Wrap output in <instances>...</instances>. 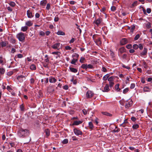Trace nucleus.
I'll use <instances>...</instances> for the list:
<instances>
[{"mask_svg":"<svg viewBox=\"0 0 152 152\" xmlns=\"http://www.w3.org/2000/svg\"><path fill=\"white\" fill-rule=\"evenodd\" d=\"M7 10L10 12H12V9L10 7H7Z\"/></svg>","mask_w":152,"mask_h":152,"instance_id":"62","label":"nucleus"},{"mask_svg":"<svg viewBox=\"0 0 152 152\" xmlns=\"http://www.w3.org/2000/svg\"><path fill=\"white\" fill-rule=\"evenodd\" d=\"M28 132V130L21 129L18 132V135L20 137H23Z\"/></svg>","mask_w":152,"mask_h":152,"instance_id":"1","label":"nucleus"},{"mask_svg":"<svg viewBox=\"0 0 152 152\" xmlns=\"http://www.w3.org/2000/svg\"><path fill=\"white\" fill-rule=\"evenodd\" d=\"M110 55L112 57H113L115 56L114 53L111 50L110 51Z\"/></svg>","mask_w":152,"mask_h":152,"instance_id":"60","label":"nucleus"},{"mask_svg":"<svg viewBox=\"0 0 152 152\" xmlns=\"http://www.w3.org/2000/svg\"><path fill=\"white\" fill-rule=\"evenodd\" d=\"M119 51L122 53L125 51V49L124 48H121L119 49Z\"/></svg>","mask_w":152,"mask_h":152,"instance_id":"37","label":"nucleus"},{"mask_svg":"<svg viewBox=\"0 0 152 152\" xmlns=\"http://www.w3.org/2000/svg\"><path fill=\"white\" fill-rule=\"evenodd\" d=\"M39 35L42 36H44L45 35V33L43 31H40L39 32Z\"/></svg>","mask_w":152,"mask_h":152,"instance_id":"54","label":"nucleus"},{"mask_svg":"<svg viewBox=\"0 0 152 152\" xmlns=\"http://www.w3.org/2000/svg\"><path fill=\"white\" fill-rule=\"evenodd\" d=\"M135 84L134 83H132L131 84L130 88L131 89H132L134 88L135 87Z\"/></svg>","mask_w":152,"mask_h":152,"instance_id":"47","label":"nucleus"},{"mask_svg":"<svg viewBox=\"0 0 152 152\" xmlns=\"http://www.w3.org/2000/svg\"><path fill=\"white\" fill-rule=\"evenodd\" d=\"M131 106V104L129 102L125 104V106L126 108H128L130 107Z\"/></svg>","mask_w":152,"mask_h":152,"instance_id":"40","label":"nucleus"},{"mask_svg":"<svg viewBox=\"0 0 152 152\" xmlns=\"http://www.w3.org/2000/svg\"><path fill=\"white\" fill-rule=\"evenodd\" d=\"M129 90V88H126L123 90V93L124 94H126L128 91Z\"/></svg>","mask_w":152,"mask_h":152,"instance_id":"38","label":"nucleus"},{"mask_svg":"<svg viewBox=\"0 0 152 152\" xmlns=\"http://www.w3.org/2000/svg\"><path fill=\"white\" fill-rule=\"evenodd\" d=\"M26 25L28 26H30L32 25L33 23L31 21H28L26 23Z\"/></svg>","mask_w":152,"mask_h":152,"instance_id":"20","label":"nucleus"},{"mask_svg":"<svg viewBox=\"0 0 152 152\" xmlns=\"http://www.w3.org/2000/svg\"><path fill=\"white\" fill-rule=\"evenodd\" d=\"M111 9L112 11H115L116 9L115 7L114 6H113L111 7Z\"/></svg>","mask_w":152,"mask_h":152,"instance_id":"57","label":"nucleus"},{"mask_svg":"<svg viewBox=\"0 0 152 152\" xmlns=\"http://www.w3.org/2000/svg\"><path fill=\"white\" fill-rule=\"evenodd\" d=\"M143 64L144 66V68L145 69H147L148 67V66L146 62H145L144 61L143 62Z\"/></svg>","mask_w":152,"mask_h":152,"instance_id":"42","label":"nucleus"},{"mask_svg":"<svg viewBox=\"0 0 152 152\" xmlns=\"http://www.w3.org/2000/svg\"><path fill=\"white\" fill-rule=\"evenodd\" d=\"M7 44L6 42L2 41L1 43V45L2 47H5L6 46Z\"/></svg>","mask_w":152,"mask_h":152,"instance_id":"35","label":"nucleus"},{"mask_svg":"<svg viewBox=\"0 0 152 152\" xmlns=\"http://www.w3.org/2000/svg\"><path fill=\"white\" fill-rule=\"evenodd\" d=\"M9 4L11 6L14 7L16 5V4L13 1H10V3H9Z\"/></svg>","mask_w":152,"mask_h":152,"instance_id":"27","label":"nucleus"},{"mask_svg":"<svg viewBox=\"0 0 152 152\" xmlns=\"http://www.w3.org/2000/svg\"><path fill=\"white\" fill-rule=\"evenodd\" d=\"M138 48L140 49V50H141L143 49V47L142 44H139L138 45Z\"/></svg>","mask_w":152,"mask_h":152,"instance_id":"63","label":"nucleus"},{"mask_svg":"<svg viewBox=\"0 0 152 152\" xmlns=\"http://www.w3.org/2000/svg\"><path fill=\"white\" fill-rule=\"evenodd\" d=\"M135 26L134 25H132L131 26L130 32L133 33L134 30L135 28Z\"/></svg>","mask_w":152,"mask_h":152,"instance_id":"33","label":"nucleus"},{"mask_svg":"<svg viewBox=\"0 0 152 152\" xmlns=\"http://www.w3.org/2000/svg\"><path fill=\"white\" fill-rule=\"evenodd\" d=\"M77 61V59H75V58H73L72 61L71 62V63L72 64H75L76 63Z\"/></svg>","mask_w":152,"mask_h":152,"instance_id":"32","label":"nucleus"},{"mask_svg":"<svg viewBox=\"0 0 152 152\" xmlns=\"http://www.w3.org/2000/svg\"><path fill=\"white\" fill-rule=\"evenodd\" d=\"M69 69H70V71L72 72L76 73L77 72V69H76L71 67H69Z\"/></svg>","mask_w":152,"mask_h":152,"instance_id":"17","label":"nucleus"},{"mask_svg":"<svg viewBox=\"0 0 152 152\" xmlns=\"http://www.w3.org/2000/svg\"><path fill=\"white\" fill-rule=\"evenodd\" d=\"M138 45L137 44H135L133 46V48H134V49L135 50L138 49Z\"/></svg>","mask_w":152,"mask_h":152,"instance_id":"43","label":"nucleus"},{"mask_svg":"<svg viewBox=\"0 0 152 152\" xmlns=\"http://www.w3.org/2000/svg\"><path fill=\"white\" fill-rule=\"evenodd\" d=\"M145 25L147 28H149L151 27V23L149 22H148L147 23H145Z\"/></svg>","mask_w":152,"mask_h":152,"instance_id":"24","label":"nucleus"},{"mask_svg":"<svg viewBox=\"0 0 152 152\" xmlns=\"http://www.w3.org/2000/svg\"><path fill=\"white\" fill-rule=\"evenodd\" d=\"M140 35L139 34H137V35H136L134 39V40H137L140 37Z\"/></svg>","mask_w":152,"mask_h":152,"instance_id":"41","label":"nucleus"},{"mask_svg":"<svg viewBox=\"0 0 152 152\" xmlns=\"http://www.w3.org/2000/svg\"><path fill=\"white\" fill-rule=\"evenodd\" d=\"M25 78V76L23 75H20L18 76L17 77V80L20 83L22 82L23 81V78Z\"/></svg>","mask_w":152,"mask_h":152,"instance_id":"10","label":"nucleus"},{"mask_svg":"<svg viewBox=\"0 0 152 152\" xmlns=\"http://www.w3.org/2000/svg\"><path fill=\"white\" fill-rule=\"evenodd\" d=\"M5 72V69L3 68H0V74H3Z\"/></svg>","mask_w":152,"mask_h":152,"instance_id":"39","label":"nucleus"},{"mask_svg":"<svg viewBox=\"0 0 152 152\" xmlns=\"http://www.w3.org/2000/svg\"><path fill=\"white\" fill-rule=\"evenodd\" d=\"M79 55L76 53H75L73 55H72V57L73 58L74 57H75L77 58H78L79 57Z\"/></svg>","mask_w":152,"mask_h":152,"instance_id":"50","label":"nucleus"},{"mask_svg":"<svg viewBox=\"0 0 152 152\" xmlns=\"http://www.w3.org/2000/svg\"><path fill=\"white\" fill-rule=\"evenodd\" d=\"M50 7V4L49 3H48L47 4V6L46 7V9L47 10H49Z\"/></svg>","mask_w":152,"mask_h":152,"instance_id":"52","label":"nucleus"},{"mask_svg":"<svg viewBox=\"0 0 152 152\" xmlns=\"http://www.w3.org/2000/svg\"><path fill=\"white\" fill-rule=\"evenodd\" d=\"M151 9L150 8H147L146 9V12L148 13H150L151 12Z\"/></svg>","mask_w":152,"mask_h":152,"instance_id":"58","label":"nucleus"},{"mask_svg":"<svg viewBox=\"0 0 152 152\" xmlns=\"http://www.w3.org/2000/svg\"><path fill=\"white\" fill-rule=\"evenodd\" d=\"M56 34L59 35H64L65 34L64 32L61 30L58 31L56 33Z\"/></svg>","mask_w":152,"mask_h":152,"instance_id":"21","label":"nucleus"},{"mask_svg":"<svg viewBox=\"0 0 152 152\" xmlns=\"http://www.w3.org/2000/svg\"><path fill=\"white\" fill-rule=\"evenodd\" d=\"M120 130L117 127H116L115 129L113 130L114 132H118Z\"/></svg>","mask_w":152,"mask_h":152,"instance_id":"49","label":"nucleus"},{"mask_svg":"<svg viewBox=\"0 0 152 152\" xmlns=\"http://www.w3.org/2000/svg\"><path fill=\"white\" fill-rule=\"evenodd\" d=\"M147 49L145 48H144L143 51L140 53V56H143L146 55L147 53Z\"/></svg>","mask_w":152,"mask_h":152,"instance_id":"6","label":"nucleus"},{"mask_svg":"<svg viewBox=\"0 0 152 152\" xmlns=\"http://www.w3.org/2000/svg\"><path fill=\"white\" fill-rule=\"evenodd\" d=\"M94 42L97 45L100 44L101 43L100 38V37H98L96 39L94 40Z\"/></svg>","mask_w":152,"mask_h":152,"instance_id":"14","label":"nucleus"},{"mask_svg":"<svg viewBox=\"0 0 152 152\" xmlns=\"http://www.w3.org/2000/svg\"><path fill=\"white\" fill-rule=\"evenodd\" d=\"M102 113L104 115L109 116H111L112 115V114L107 112H102Z\"/></svg>","mask_w":152,"mask_h":152,"instance_id":"19","label":"nucleus"},{"mask_svg":"<svg viewBox=\"0 0 152 152\" xmlns=\"http://www.w3.org/2000/svg\"><path fill=\"white\" fill-rule=\"evenodd\" d=\"M102 21V19L101 18H99L95 20L94 22V23L97 26H99Z\"/></svg>","mask_w":152,"mask_h":152,"instance_id":"7","label":"nucleus"},{"mask_svg":"<svg viewBox=\"0 0 152 152\" xmlns=\"http://www.w3.org/2000/svg\"><path fill=\"white\" fill-rule=\"evenodd\" d=\"M94 95V93L91 91H88L86 94V96L87 98H91Z\"/></svg>","mask_w":152,"mask_h":152,"instance_id":"3","label":"nucleus"},{"mask_svg":"<svg viewBox=\"0 0 152 152\" xmlns=\"http://www.w3.org/2000/svg\"><path fill=\"white\" fill-rule=\"evenodd\" d=\"M122 66L123 67H124V68H125L128 69H130V67L129 66H125V65L123 64H122Z\"/></svg>","mask_w":152,"mask_h":152,"instance_id":"48","label":"nucleus"},{"mask_svg":"<svg viewBox=\"0 0 152 152\" xmlns=\"http://www.w3.org/2000/svg\"><path fill=\"white\" fill-rule=\"evenodd\" d=\"M27 15L28 17L29 18H31L34 16V15H33L32 12L29 10L27 11Z\"/></svg>","mask_w":152,"mask_h":152,"instance_id":"8","label":"nucleus"},{"mask_svg":"<svg viewBox=\"0 0 152 152\" xmlns=\"http://www.w3.org/2000/svg\"><path fill=\"white\" fill-rule=\"evenodd\" d=\"M110 76V75L109 74H107L106 75H105V76H104L103 78V80H106L107 79L108 80V79L109 77Z\"/></svg>","mask_w":152,"mask_h":152,"instance_id":"25","label":"nucleus"},{"mask_svg":"<svg viewBox=\"0 0 152 152\" xmlns=\"http://www.w3.org/2000/svg\"><path fill=\"white\" fill-rule=\"evenodd\" d=\"M139 127V125L137 124H134L132 126V128L133 129H136Z\"/></svg>","mask_w":152,"mask_h":152,"instance_id":"31","label":"nucleus"},{"mask_svg":"<svg viewBox=\"0 0 152 152\" xmlns=\"http://www.w3.org/2000/svg\"><path fill=\"white\" fill-rule=\"evenodd\" d=\"M30 68L32 70H35L36 69V67L34 64H33L30 66Z\"/></svg>","mask_w":152,"mask_h":152,"instance_id":"28","label":"nucleus"},{"mask_svg":"<svg viewBox=\"0 0 152 152\" xmlns=\"http://www.w3.org/2000/svg\"><path fill=\"white\" fill-rule=\"evenodd\" d=\"M68 140L67 139H64L62 142V143L64 144H66L68 142Z\"/></svg>","mask_w":152,"mask_h":152,"instance_id":"45","label":"nucleus"},{"mask_svg":"<svg viewBox=\"0 0 152 152\" xmlns=\"http://www.w3.org/2000/svg\"><path fill=\"white\" fill-rule=\"evenodd\" d=\"M109 86L108 84H106L105 87L104 88V90H103V92H107L110 91Z\"/></svg>","mask_w":152,"mask_h":152,"instance_id":"13","label":"nucleus"},{"mask_svg":"<svg viewBox=\"0 0 152 152\" xmlns=\"http://www.w3.org/2000/svg\"><path fill=\"white\" fill-rule=\"evenodd\" d=\"M28 28V27L26 26H23L21 28V30L23 31L24 32L26 31Z\"/></svg>","mask_w":152,"mask_h":152,"instance_id":"23","label":"nucleus"},{"mask_svg":"<svg viewBox=\"0 0 152 152\" xmlns=\"http://www.w3.org/2000/svg\"><path fill=\"white\" fill-rule=\"evenodd\" d=\"M131 77L130 76H127L126 78V84H129V81L130 80V78Z\"/></svg>","mask_w":152,"mask_h":152,"instance_id":"34","label":"nucleus"},{"mask_svg":"<svg viewBox=\"0 0 152 152\" xmlns=\"http://www.w3.org/2000/svg\"><path fill=\"white\" fill-rule=\"evenodd\" d=\"M92 69L93 68V66L91 64H87V69Z\"/></svg>","mask_w":152,"mask_h":152,"instance_id":"36","label":"nucleus"},{"mask_svg":"<svg viewBox=\"0 0 152 152\" xmlns=\"http://www.w3.org/2000/svg\"><path fill=\"white\" fill-rule=\"evenodd\" d=\"M128 42L127 39L126 38H123L120 41V44L121 45H124L126 44Z\"/></svg>","mask_w":152,"mask_h":152,"instance_id":"9","label":"nucleus"},{"mask_svg":"<svg viewBox=\"0 0 152 152\" xmlns=\"http://www.w3.org/2000/svg\"><path fill=\"white\" fill-rule=\"evenodd\" d=\"M17 38L20 42H23L25 39V36L24 34L22 32H20L16 36Z\"/></svg>","mask_w":152,"mask_h":152,"instance_id":"2","label":"nucleus"},{"mask_svg":"<svg viewBox=\"0 0 152 152\" xmlns=\"http://www.w3.org/2000/svg\"><path fill=\"white\" fill-rule=\"evenodd\" d=\"M45 132L47 137H48L50 135V130L49 129H47L45 130Z\"/></svg>","mask_w":152,"mask_h":152,"instance_id":"26","label":"nucleus"},{"mask_svg":"<svg viewBox=\"0 0 152 152\" xmlns=\"http://www.w3.org/2000/svg\"><path fill=\"white\" fill-rule=\"evenodd\" d=\"M20 110L22 111H23L24 110V107L23 104L21 105L20 106Z\"/></svg>","mask_w":152,"mask_h":152,"instance_id":"46","label":"nucleus"},{"mask_svg":"<svg viewBox=\"0 0 152 152\" xmlns=\"http://www.w3.org/2000/svg\"><path fill=\"white\" fill-rule=\"evenodd\" d=\"M17 56L18 58H21L23 57V55L20 54H17Z\"/></svg>","mask_w":152,"mask_h":152,"instance_id":"53","label":"nucleus"},{"mask_svg":"<svg viewBox=\"0 0 152 152\" xmlns=\"http://www.w3.org/2000/svg\"><path fill=\"white\" fill-rule=\"evenodd\" d=\"M74 133L77 136H79V135H82L83 133L80 130L75 128L74 129Z\"/></svg>","mask_w":152,"mask_h":152,"instance_id":"4","label":"nucleus"},{"mask_svg":"<svg viewBox=\"0 0 152 152\" xmlns=\"http://www.w3.org/2000/svg\"><path fill=\"white\" fill-rule=\"evenodd\" d=\"M68 86L66 85L64 86L63 87V88L65 90H67L68 89Z\"/></svg>","mask_w":152,"mask_h":152,"instance_id":"64","label":"nucleus"},{"mask_svg":"<svg viewBox=\"0 0 152 152\" xmlns=\"http://www.w3.org/2000/svg\"><path fill=\"white\" fill-rule=\"evenodd\" d=\"M82 112L85 115H86L87 113V110L86 109H83L82 110Z\"/></svg>","mask_w":152,"mask_h":152,"instance_id":"61","label":"nucleus"},{"mask_svg":"<svg viewBox=\"0 0 152 152\" xmlns=\"http://www.w3.org/2000/svg\"><path fill=\"white\" fill-rule=\"evenodd\" d=\"M52 54H53L57 55L58 56V57H60V54H61V53L59 52H58V51L54 52H53L52 53Z\"/></svg>","mask_w":152,"mask_h":152,"instance_id":"30","label":"nucleus"},{"mask_svg":"<svg viewBox=\"0 0 152 152\" xmlns=\"http://www.w3.org/2000/svg\"><path fill=\"white\" fill-rule=\"evenodd\" d=\"M115 79V77L113 76H112L108 79V80L109 81V82H113Z\"/></svg>","mask_w":152,"mask_h":152,"instance_id":"22","label":"nucleus"},{"mask_svg":"<svg viewBox=\"0 0 152 152\" xmlns=\"http://www.w3.org/2000/svg\"><path fill=\"white\" fill-rule=\"evenodd\" d=\"M144 92H149L150 91V88L147 87H145L143 88Z\"/></svg>","mask_w":152,"mask_h":152,"instance_id":"29","label":"nucleus"},{"mask_svg":"<svg viewBox=\"0 0 152 152\" xmlns=\"http://www.w3.org/2000/svg\"><path fill=\"white\" fill-rule=\"evenodd\" d=\"M109 86L110 87H112L114 85V83L113 82H109Z\"/></svg>","mask_w":152,"mask_h":152,"instance_id":"55","label":"nucleus"},{"mask_svg":"<svg viewBox=\"0 0 152 152\" xmlns=\"http://www.w3.org/2000/svg\"><path fill=\"white\" fill-rule=\"evenodd\" d=\"M88 125V127H89V129L91 130H92L94 128V126L92 122H89Z\"/></svg>","mask_w":152,"mask_h":152,"instance_id":"12","label":"nucleus"},{"mask_svg":"<svg viewBox=\"0 0 152 152\" xmlns=\"http://www.w3.org/2000/svg\"><path fill=\"white\" fill-rule=\"evenodd\" d=\"M60 46V43H56L51 46V47L54 49H57V50H59L60 48L59 47Z\"/></svg>","mask_w":152,"mask_h":152,"instance_id":"5","label":"nucleus"},{"mask_svg":"<svg viewBox=\"0 0 152 152\" xmlns=\"http://www.w3.org/2000/svg\"><path fill=\"white\" fill-rule=\"evenodd\" d=\"M81 67L83 69H87V64H83L82 65Z\"/></svg>","mask_w":152,"mask_h":152,"instance_id":"44","label":"nucleus"},{"mask_svg":"<svg viewBox=\"0 0 152 152\" xmlns=\"http://www.w3.org/2000/svg\"><path fill=\"white\" fill-rule=\"evenodd\" d=\"M98 37V36L97 34H94L93 35L92 37L94 40Z\"/></svg>","mask_w":152,"mask_h":152,"instance_id":"59","label":"nucleus"},{"mask_svg":"<svg viewBox=\"0 0 152 152\" xmlns=\"http://www.w3.org/2000/svg\"><path fill=\"white\" fill-rule=\"evenodd\" d=\"M47 2L46 0H43L40 1V4L42 6H45Z\"/></svg>","mask_w":152,"mask_h":152,"instance_id":"16","label":"nucleus"},{"mask_svg":"<svg viewBox=\"0 0 152 152\" xmlns=\"http://www.w3.org/2000/svg\"><path fill=\"white\" fill-rule=\"evenodd\" d=\"M82 123V121H75L73 124H72L73 125H77L80 124H81Z\"/></svg>","mask_w":152,"mask_h":152,"instance_id":"15","label":"nucleus"},{"mask_svg":"<svg viewBox=\"0 0 152 152\" xmlns=\"http://www.w3.org/2000/svg\"><path fill=\"white\" fill-rule=\"evenodd\" d=\"M65 49L66 50H70L72 49V48L69 46H65Z\"/></svg>","mask_w":152,"mask_h":152,"instance_id":"56","label":"nucleus"},{"mask_svg":"<svg viewBox=\"0 0 152 152\" xmlns=\"http://www.w3.org/2000/svg\"><path fill=\"white\" fill-rule=\"evenodd\" d=\"M49 81L50 83H55L56 81V80L53 77H50L49 78Z\"/></svg>","mask_w":152,"mask_h":152,"instance_id":"11","label":"nucleus"},{"mask_svg":"<svg viewBox=\"0 0 152 152\" xmlns=\"http://www.w3.org/2000/svg\"><path fill=\"white\" fill-rule=\"evenodd\" d=\"M119 84L118 83L115 86V89L116 91H117V92H118L120 91L121 89L120 88H119Z\"/></svg>","mask_w":152,"mask_h":152,"instance_id":"18","label":"nucleus"},{"mask_svg":"<svg viewBox=\"0 0 152 152\" xmlns=\"http://www.w3.org/2000/svg\"><path fill=\"white\" fill-rule=\"evenodd\" d=\"M85 58H84L83 57H81L80 58V61L81 63H83L84 62V61L85 60Z\"/></svg>","mask_w":152,"mask_h":152,"instance_id":"51","label":"nucleus"}]
</instances>
